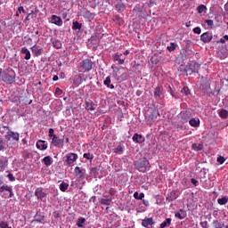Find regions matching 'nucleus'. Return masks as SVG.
Here are the masks:
<instances>
[{
	"label": "nucleus",
	"instance_id": "f257e3e1",
	"mask_svg": "<svg viewBox=\"0 0 228 228\" xmlns=\"http://www.w3.org/2000/svg\"><path fill=\"white\" fill-rule=\"evenodd\" d=\"M134 167L139 172H147L151 168V163L147 158H142L134 161Z\"/></svg>",
	"mask_w": 228,
	"mask_h": 228
},
{
	"label": "nucleus",
	"instance_id": "f03ea898",
	"mask_svg": "<svg viewBox=\"0 0 228 228\" xmlns=\"http://www.w3.org/2000/svg\"><path fill=\"white\" fill-rule=\"evenodd\" d=\"M2 80L9 85H13V83H15V71L12 69H5L4 71Z\"/></svg>",
	"mask_w": 228,
	"mask_h": 228
},
{
	"label": "nucleus",
	"instance_id": "7ed1b4c3",
	"mask_svg": "<svg viewBox=\"0 0 228 228\" xmlns=\"http://www.w3.org/2000/svg\"><path fill=\"white\" fill-rule=\"evenodd\" d=\"M94 65H95V62L92 61V60H83L80 62V72H90L94 69Z\"/></svg>",
	"mask_w": 228,
	"mask_h": 228
},
{
	"label": "nucleus",
	"instance_id": "20e7f679",
	"mask_svg": "<svg viewBox=\"0 0 228 228\" xmlns=\"http://www.w3.org/2000/svg\"><path fill=\"white\" fill-rule=\"evenodd\" d=\"M4 129H7L8 132L5 134L4 138L7 140V142H10L11 140H13L14 142H19V133L13 132L10 130V126H3Z\"/></svg>",
	"mask_w": 228,
	"mask_h": 228
},
{
	"label": "nucleus",
	"instance_id": "39448f33",
	"mask_svg": "<svg viewBox=\"0 0 228 228\" xmlns=\"http://www.w3.org/2000/svg\"><path fill=\"white\" fill-rule=\"evenodd\" d=\"M77 161V153H68L66 155L65 163L67 167H72V165Z\"/></svg>",
	"mask_w": 228,
	"mask_h": 228
},
{
	"label": "nucleus",
	"instance_id": "423d86ee",
	"mask_svg": "<svg viewBox=\"0 0 228 228\" xmlns=\"http://www.w3.org/2000/svg\"><path fill=\"white\" fill-rule=\"evenodd\" d=\"M180 118L182 124H186L187 122H190V118H191V112L190 110L182 111L180 113Z\"/></svg>",
	"mask_w": 228,
	"mask_h": 228
},
{
	"label": "nucleus",
	"instance_id": "0eeeda50",
	"mask_svg": "<svg viewBox=\"0 0 228 228\" xmlns=\"http://www.w3.org/2000/svg\"><path fill=\"white\" fill-rule=\"evenodd\" d=\"M199 69H200V64H199L198 62H194V64H190L185 71L190 72L191 74H193L195 72L199 73Z\"/></svg>",
	"mask_w": 228,
	"mask_h": 228
},
{
	"label": "nucleus",
	"instance_id": "6e6552de",
	"mask_svg": "<svg viewBox=\"0 0 228 228\" xmlns=\"http://www.w3.org/2000/svg\"><path fill=\"white\" fill-rule=\"evenodd\" d=\"M154 219L152 217H146L142 220V225L145 228H152V225L154 224Z\"/></svg>",
	"mask_w": 228,
	"mask_h": 228
},
{
	"label": "nucleus",
	"instance_id": "1a4fd4ad",
	"mask_svg": "<svg viewBox=\"0 0 228 228\" xmlns=\"http://www.w3.org/2000/svg\"><path fill=\"white\" fill-rule=\"evenodd\" d=\"M86 174V170L85 168L79 167H75V177H77V179H83Z\"/></svg>",
	"mask_w": 228,
	"mask_h": 228
},
{
	"label": "nucleus",
	"instance_id": "9d476101",
	"mask_svg": "<svg viewBox=\"0 0 228 228\" xmlns=\"http://www.w3.org/2000/svg\"><path fill=\"white\" fill-rule=\"evenodd\" d=\"M33 222H37L38 224H45V216L42 215V212L37 211L34 216Z\"/></svg>",
	"mask_w": 228,
	"mask_h": 228
},
{
	"label": "nucleus",
	"instance_id": "9b49d317",
	"mask_svg": "<svg viewBox=\"0 0 228 228\" xmlns=\"http://www.w3.org/2000/svg\"><path fill=\"white\" fill-rule=\"evenodd\" d=\"M35 196L39 200H42L44 198L47 197V193L44 192V188L38 187L35 191Z\"/></svg>",
	"mask_w": 228,
	"mask_h": 228
},
{
	"label": "nucleus",
	"instance_id": "f8f14e48",
	"mask_svg": "<svg viewBox=\"0 0 228 228\" xmlns=\"http://www.w3.org/2000/svg\"><path fill=\"white\" fill-rule=\"evenodd\" d=\"M200 40L204 42V44H208V42L213 40V35L209 32H205L200 36Z\"/></svg>",
	"mask_w": 228,
	"mask_h": 228
},
{
	"label": "nucleus",
	"instance_id": "ddd939ff",
	"mask_svg": "<svg viewBox=\"0 0 228 228\" xmlns=\"http://www.w3.org/2000/svg\"><path fill=\"white\" fill-rule=\"evenodd\" d=\"M8 168V159L7 157L0 158V172H4Z\"/></svg>",
	"mask_w": 228,
	"mask_h": 228
},
{
	"label": "nucleus",
	"instance_id": "4468645a",
	"mask_svg": "<svg viewBox=\"0 0 228 228\" xmlns=\"http://www.w3.org/2000/svg\"><path fill=\"white\" fill-rule=\"evenodd\" d=\"M82 15L85 19H87V20H94V19H95V13L91 12L90 11L85 9L82 12Z\"/></svg>",
	"mask_w": 228,
	"mask_h": 228
},
{
	"label": "nucleus",
	"instance_id": "2eb2a0df",
	"mask_svg": "<svg viewBox=\"0 0 228 228\" xmlns=\"http://www.w3.org/2000/svg\"><path fill=\"white\" fill-rule=\"evenodd\" d=\"M111 200H113V198L111 196H103V198L101 199L100 202L102 206H111Z\"/></svg>",
	"mask_w": 228,
	"mask_h": 228
},
{
	"label": "nucleus",
	"instance_id": "dca6fc26",
	"mask_svg": "<svg viewBox=\"0 0 228 228\" xmlns=\"http://www.w3.org/2000/svg\"><path fill=\"white\" fill-rule=\"evenodd\" d=\"M3 191H8L9 194V198L12 199V197H13V189L12 188V186H8V185H2L0 187V193H3Z\"/></svg>",
	"mask_w": 228,
	"mask_h": 228
},
{
	"label": "nucleus",
	"instance_id": "f3484780",
	"mask_svg": "<svg viewBox=\"0 0 228 228\" xmlns=\"http://www.w3.org/2000/svg\"><path fill=\"white\" fill-rule=\"evenodd\" d=\"M32 53L35 54L37 57L42 56L44 53V48H38L37 45L31 47Z\"/></svg>",
	"mask_w": 228,
	"mask_h": 228
},
{
	"label": "nucleus",
	"instance_id": "a211bd4d",
	"mask_svg": "<svg viewBox=\"0 0 228 228\" xmlns=\"http://www.w3.org/2000/svg\"><path fill=\"white\" fill-rule=\"evenodd\" d=\"M161 95H163V86H158L154 89V97L155 99H161Z\"/></svg>",
	"mask_w": 228,
	"mask_h": 228
},
{
	"label": "nucleus",
	"instance_id": "6ab92c4d",
	"mask_svg": "<svg viewBox=\"0 0 228 228\" xmlns=\"http://www.w3.org/2000/svg\"><path fill=\"white\" fill-rule=\"evenodd\" d=\"M177 197V191H172L170 193L167 194L166 200H167V202H174V200H175Z\"/></svg>",
	"mask_w": 228,
	"mask_h": 228
},
{
	"label": "nucleus",
	"instance_id": "aec40b11",
	"mask_svg": "<svg viewBox=\"0 0 228 228\" xmlns=\"http://www.w3.org/2000/svg\"><path fill=\"white\" fill-rule=\"evenodd\" d=\"M51 20L52 24H55V26H61L63 24V20L60 18V16L52 15Z\"/></svg>",
	"mask_w": 228,
	"mask_h": 228
},
{
	"label": "nucleus",
	"instance_id": "412c9836",
	"mask_svg": "<svg viewBox=\"0 0 228 228\" xmlns=\"http://www.w3.org/2000/svg\"><path fill=\"white\" fill-rule=\"evenodd\" d=\"M37 149H39V151H46L47 144L45 143V141L38 140L36 143Z\"/></svg>",
	"mask_w": 228,
	"mask_h": 228
},
{
	"label": "nucleus",
	"instance_id": "4be33fe9",
	"mask_svg": "<svg viewBox=\"0 0 228 228\" xmlns=\"http://www.w3.org/2000/svg\"><path fill=\"white\" fill-rule=\"evenodd\" d=\"M132 140L135 143H143V142H145V138L142 134H134Z\"/></svg>",
	"mask_w": 228,
	"mask_h": 228
},
{
	"label": "nucleus",
	"instance_id": "5701e85b",
	"mask_svg": "<svg viewBox=\"0 0 228 228\" xmlns=\"http://www.w3.org/2000/svg\"><path fill=\"white\" fill-rule=\"evenodd\" d=\"M94 106L95 104L94 102H92V100L86 101V110H87V111H94Z\"/></svg>",
	"mask_w": 228,
	"mask_h": 228
},
{
	"label": "nucleus",
	"instance_id": "b1692460",
	"mask_svg": "<svg viewBox=\"0 0 228 228\" xmlns=\"http://www.w3.org/2000/svg\"><path fill=\"white\" fill-rule=\"evenodd\" d=\"M189 124L191 127H199L200 126V119L199 118H191Z\"/></svg>",
	"mask_w": 228,
	"mask_h": 228
},
{
	"label": "nucleus",
	"instance_id": "393cba45",
	"mask_svg": "<svg viewBox=\"0 0 228 228\" xmlns=\"http://www.w3.org/2000/svg\"><path fill=\"white\" fill-rule=\"evenodd\" d=\"M103 84L107 88H110V90L115 89V86L111 84V77H107L105 80L103 81Z\"/></svg>",
	"mask_w": 228,
	"mask_h": 228
},
{
	"label": "nucleus",
	"instance_id": "a878e982",
	"mask_svg": "<svg viewBox=\"0 0 228 228\" xmlns=\"http://www.w3.org/2000/svg\"><path fill=\"white\" fill-rule=\"evenodd\" d=\"M100 35H101L100 33L93 34L89 39V42L93 43L94 45H97L99 42Z\"/></svg>",
	"mask_w": 228,
	"mask_h": 228
},
{
	"label": "nucleus",
	"instance_id": "bb28decb",
	"mask_svg": "<svg viewBox=\"0 0 228 228\" xmlns=\"http://www.w3.org/2000/svg\"><path fill=\"white\" fill-rule=\"evenodd\" d=\"M20 53L21 54H25V57H24L25 60H31V53L28 51V48L26 47L21 48Z\"/></svg>",
	"mask_w": 228,
	"mask_h": 228
},
{
	"label": "nucleus",
	"instance_id": "cd10ccee",
	"mask_svg": "<svg viewBox=\"0 0 228 228\" xmlns=\"http://www.w3.org/2000/svg\"><path fill=\"white\" fill-rule=\"evenodd\" d=\"M175 218H178L179 220H184L186 218V214L184 213L183 209H180L179 212H176L175 214Z\"/></svg>",
	"mask_w": 228,
	"mask_h": 228
},
{
	"label": "nucleus",
	"instance_id": "c85d7f7f",
	"mask_svg": "<svg viewBox=\"0 0 228 228\" xmlns=\"http://www.w3.org/2000/svg\"><path fill=\"white\" fill-rule=\"evenodd\" d=\"M121 56H122V53H120V54L116 53L115 55H113V61H118V65H124V63H125V60L120 59Z\"/></svg>",
	"mask_w": 228,
	"mask_h": 228
},
{
	"label": "nucleus",
	"instance_id": "c756f323",
	"mask_svg": "<svg viewBox=\"0 0 228 228\" xmlns=\"http://www.w3.org/2000/svg\"><path fill=\"white\" fill-rule=\"evenodd\" d=\"M172 224V218H166L163 223L160 224V228L170 227Z\"/></svg>",
	"mask_w": 228,
	"mask_h": 228
},
{
	"label": "nucleus",
	"instance_id": "7c9ffc66",
	"mask_svg": "<svg viewBox=\"0 0 228 228\" xmlns=\"http://www.w3.org/2000/svg\"><path fill=\"white\" fill-rule=\"evenodd\" d=\"M63 141H61V139H59L57 135H53V137H52V144L54 145V147H58V145H60V143H61Z\"/></svg>",
	"mask_w": 228,
	"mask_h": 228
},
{
	"label": "nucleus",
	"instance_id": "2f4dec72",
	"mask_svg": "<svg viewBox=\"0 0 228 228\" xmlns=\"http://www.w3.org/2000/svg\"><path fill=\"white\" fill-rule=\"evenodd\" d=\"M116 10H118V13H122L126 10V4L124 3L116 4Z\"/></svg>",
	"mask_w": 228,
	"mask_h": 228
},
{
	"label": "nucleus",
	"instance_id": "473e14b6",
	"mask_svg": "<svg viewBox=\"0 0 228 228\" xmlns=\"http://www.w3.org/2000/svg\"><path fill=\"white\" fill-rule=\"evenodd\" d=\"M43 161L45 165V167H51L53 165V158L51 156H46L43 159Z\"/></svg>",
	"mask_w": 228,
	"mask_h": 228
},
{
	"label": "nucleus",
	"instance_id": "72a5a7b5",
	"mask_svg": "<svg viewBox=\"0 0 228 228\" xmlns=\"http://www.w3.org/2000/svg\"><path fill=\"white\" fill-rule=\"evenodd\" d=\"M227 202H228V196H224L223 198H219L217 200V203L220 206H225V204H227Z\"/></svg>",
	"mask_w": 228,
	"mask_h": 228
},
{
	"label": "nucleus",
	"instance_id": "f704fd0d",
	"mask_svg": "<svg viewBox=\"0 0 228 228\" xmlns=\"http://www.w3.org/2000/svg\"><path fill=\"white\" fill-rule=\"evenodd\" d=\"M203 88L205 90H210L211 89V80L209 79H205L203 81V85H202Z\"/></svg>",
	"mask_w": 228,
	"mask_h": 228
},
{
	"label": "nucleus",
	"instance_id": "c9c22d12",
	"mask_svg": "<svg viewBox=\"0 0 228 228\" xmlns=\"http://www.w3.org/2000/svg\"><path fill=\"white\" fill-rule=\"evenodd\" d=\"M127 79H129V75L127 73H122L118 77V81H119V83H122V81H127Z\"/></svg>",
	"mask_w": 228,
	"mask_h": 228
},
{
	"label": "nucleus",
	"instance_id": "e433bc0d",
	"mask_svg": "<svg viewBox=\"0 0 228 228\" xmlns=\"http://www.w3.org/2000/svg\"><path fill=\"white\" fill-rule=\"evenodd\" d=\"M145 197V194L143 192H141L140 194L138 193V191H135L134 193V198L136 200H142L143 198Z\"/></svg>",
	"mask_w": 228,
	"mask_h": 228
},
{
	"label": "nucleus",
	"instance_id": "4c0bfd02",
	"mask_svg": "<svg viewBox=\"0 0 228 228\" xmlns=\"http://www.w3.org/2000/svg\"><path fill=\"white\" fill-rule=\"evenodd\" d=\"M81 28H83V24L77 21H73L72 29L74 31H77V29H81Z\"/></svg>",
	"mask_w": 228,
	"mask_h": 228
},
{
	"label": "nucleus",
	"instance_id": "58836bf2",
	"mask_svg": "<svg viewBox=\"0 0 228 228\" xmlns=\"http://www.w3.org/2000/svg\"><path fill=\"white\" fill-rule=\"evenodd\" d=\"M192 149L194 151H196L197 152H199V151H202V149H204V144H202V143H200V144L193 143L192 144Z\"/></svg>",
	"mask_w": 228,
	"mask_h": 228
},
{
	"label": "nucleus",
	"instance_id": "ea45409f",
	"mask_svg": "<svg viewBox=\"0 0 228 228\" xmlns=\"http://www.w3.org/2000/svg\"><path fill=\"white\" fill-rule=\"evenodd\" d=\"M219 117H221V118H227V117H228V110H224V109H222L219 111Z\"/></svg>",
	"mask_w": 228,
	"mask_h": 228
},
{
	"label": "nucleus",
	"instance_id": "a19ab883",
	"mask_svg": "<svg viewBox=\"0 0 228 228\" xmlns=\"http://www.w3.org/2000/svg\"><path fill=\"white\" fill-rule=\"evenodd\" d=\"M184 58H191L193 56V51L187 49L183 51Z\"/></svg>",
	"mask_w": 228,
	"mask_h": 228
},
{
	"label": "nucleus",
	"instance_id": "79ce46f5",
	"mask_svg": "<svg viewBox=\"0 0 228 228\" xmlns=\"http://www.w3.org/2000/svg\"><path fill=\"white\" fill-rule=\"evenodd\" d=\"M60 190H61V191H65L66 190H69V183L62 182L60 184Z\"/></svg>",
	"mask_w": 228,
	"mask_h": 228
},
{
	"label": "nucleus",
	"instance_id": "37998d69",
	"mask_svg": "<svg viewBox=\"0 0 228 228\" xmlns=\"http://www.w3.org/2000/svg\"><path fill=\"white\" fill-rule=\"evenodd\" d=\"M85 222H86V219H85L84 217L78 218L77 223V227L83 228V224H85Z\"/></svg>",
	"mask_w": 228,
	"mask_h": 228
},
{
	"label": "nucleus",
	"instance_id": "c03bdc74",
	"mask_svg": "<svg viewBox=\"0 0 228 228\" xmlns=\"http://www.w3.org/2000/svg\"><path fill=\"white\" fill-rule=\"evenodd\" d=\"M53 46L55 49H61V42H60V40H55L53 42Z\"/></svg>",
	"mask_w": 228,
	"mask_h": 228
},
{
	"label": "nucleus",
	"instance_id": "a18cd8bd",
	"mask_svg": "<svg viewBox=\"0 0 228 228\" xmlns=\"http://www.w3.org/2000/svg\"><path fill=\"white\" fill-rule=\"evenodd\" d=\"M167 92L170 94V95H172V97H174L175 99H179V95H177V94H175L174 89H172L171 86H169V89L167 90Z\"/></svg>",
	"mask_w": 228,
	"mask_h": 228
},
{
	"label": "nucleus",
	"instance_id": "49530a36",
	"mask_svg": "<svg viewBox=\"0 0 228 228\" xmlns=\"http://www.w3.org/2000/svg\"><path fill=\"white\" fill-rule=\"evenodd\" d=\"M198 10V13H202L203 12H205V10H208V7H206V5L204 4H200V6L197 7Z\"/></svg>",
	"mask_w": 228,
	"mask_h": 228
},
{
	"label": "nucleus",
	"instance_id": "de8ad7c7",
	"mask_svg": "<svg viewBox=\"0 0 228 228\" xmlns=\"http://www.w3.org/2000/svg\"><path fill=\"white\" fill-rule=\"evenodd\" d=\"M177 47V45L175 43H171L169 46H167V50L169 53H172V51H175V48Z\"/></svg>",
	"mask_w": 228,
	"mask_h": 228
},
{
	"label": "nucleus",
	"instance_id": "09e8293b",
	"mask_svg": "<svg viewBox=\"0 0 228 228\" xmlns=\"http://www.w3.org/2000/svg\"><path fill=\"white\" fill-rule=\"evenodd\" d=\"M114 152H115L116 154H122V152H124V148H123L121 145H118V146L115 149Z\"/></svg>",
	"mask_w": 228,
	"mask_h": 228
},
{
	"label": "nucleus",
	"instance_id": "8fccbe9b",
	"mask_svg": "<svg viewBox=\"0 0 228 228\" xmlns=\"http://www.w3.org/2000/svg\"><path fill=\"white\" fill-rule=\"evenodd\" d=\"M26 13V10H24L23 6H20L16 12V17H19L20 13Z\"/></svg>",
	"mask_w": 228,
	"mask_h": 228
},
{
	"label": "nucleus",
	"instance_id": "3c124183",
	"mask_svg": "<svg viewBox=\"0 0 228 228\" xmlns=\"http://www.w3.org/2000/svg\"><path fill=\"white\" fill-rule=\"evenodd\" d=\"M0 228H12V226H9L8 222L2 221L0 222Z\"/></svg>",
	"mask_w": 228,
	"mask_h": 228
},
{
	"label": "nucleus",
	"instance_id": "603ef678",
	"mask_svg": "<svg viewBox=\"0 0 228 228\" xmlns=\"http://www.w3.org/2000/svg\"><path fill=\"white\" fill-rule=\"evenodd\" d=\"M182 94H184L185 95H190V88H188V86H184L182 90H181Z\"/></svg>",
	"mask_w": 228,
	"mask_h": 228
},
{
	"label": "nucleus",
	"instance_id": "864d4df0",
	"mask_svg": "<svg viewBox=\"0 0 228 228\" xmlns=\"http://www.w3.org/2000/svg\"><path fill=\"white\" fill-rule=\"evenodd\" d=\"M217 163H219V165H224V163H225V158H224L223 156H219L217 158Z\"/></svg>",
	"mask_w": 228,
	"mask_h": 228
},
{
	"label": "nucleus",
	"instance_id": "5fc2aeb1",
	"mask_svg": "<svg viewBox=\"0 0 228 228\" xmlns=\"http://www.w3.org/2000/svg\"><path fill=\"white\" fill-rule=\"evenodd\" d=\"M84 158L86 159H90V161H92V159H94V155H92L90 153H84Z\"/></svg>",
	"mask_w": 228,
	"mask_h": 228
},
{
	"label": "nucleus",
	"instance_id": "6e6d98bb",
	"mask_svg": "<svg viewBox=\"0 0 228 228\" xmlns=\"http://www.w3.org/2000/svg\"><path fill=\"white\" fill-rule=\"evenodd\" d=\"M200 226H201L202 228H209V224H208V221H201V222L200 223Z\"/></svg>",
	"mask_w": 228,
	"mask_h": 228
},
{
	"label": "nucleus",
	"instance_id": "4d7b16f0",
	"mask_svg": "<svg viewBox=\"0 0 228 228\" xmlns=\"http://www.w3.org/2000/svg\"><path fill=\"white\" fill-rule=\"evenodd\" d=\"M193 33L196 35H200V33H202V29L200 27H196L193 28Z\"/></svg>",
	"mask_w": 228,
	"mask_h": 228
},
{
	"label": "nucleus",
	"instance_id": "13d9d810",
	"mask_svg": "<svg viewBox=\"0 0 228 228\" xmlns=\"http://www.w3.org/2000/svg\"><path fill=\"white\" fill-rule=\"evenodd\" d=\"M48 133L49 138H53L54 136H56V134H54V129L53 128H50Z\"/></svg>",
	"mask_w": 228,
	"mask_h": 228
},
{
	"label": "nucleus",
	"instance_id": "bf43d9fd",
	"mask_svg": "<svg viewBox=\"0 0 228 228\" xmlns=\"http://www.w3.org/2000/svg\"><path fill=\"white\" fill-rule=\"evenodd\" d=\"M0 151H4V141L0 137Z\"/></svg>",
	"mask_w": 228,
	"mask_h": 228
},
{
	"label": "nucleus",
	"instance_id": "052dcab7",
	"mask_svg": "<svg viewBox=\"0 0 228 228\" xmlns=\"http://www.w3.org/2000/svg\"><path fill=\"white\" fill-rule=\"evenodd\" d=\"M205 24H208V26H210V28H213V26H215L213 20H206Z\"/></svg>",
	"mask_w": 228,
	"mask_h": 228
},
{
	"label": "nucleus",
	"instance_id": "680f3d73",
	"mask_svg": "<svg viewBox=\"0 0 228 228\" xmlns=\"http://www.w3.org/2000/svg\"><path fill=\"white\" fill-rule=\"evenodd\" d=\"M7 177H8L9 181H11V182L15 181V176H13V174H12V173L8 174Z\"/></svg>",
	"mask_w": 228,
	"mask_h": 228
},
{
	"label": "nucleus",
	"instance_id": "e2e57ef3",
	"mask_svg": "<svg viewBox=\"0 0 228 228\" xmlns=\"http://www.w3.org/2000/svg\"><path fill=\"white\" fill-rule=\"evenodd\" d=\"M191 184H193L194 186H199V181H197V179H195V178H191Z\"/></svg>",
	"mask_w": 228,
	"mask_h": 228
},
{
	"label": "nucleus",
	"instance_id": "0e129e2a",
	"mask_svg": "<svg viewBox=\"0 0 228 228\" xmlns=\"http://www.w3.org/2000/svg\"><path fill=\"white\" fill-rule=\"evenodd\" d=\"M113 20H117V22H122V19L118 15H115Z\"/></svg>",
	"mask_w": 228,
	"mask_h": 228
},
{
	"label": "nucleus",
	"instance_id": "69168bd1",
	"mask_svg": "<svg viewBox=\"0 0 228 228\" xmlns=\"http://www.w3.org/2000/svg\"><path fill=\"white\" fill-rule=\"evenodd\" d=\"M55 94L57 95H61V94H63V91L61 89H60L59 87H57L55 90Z\"/></svg>",
	"mask_w": 228,
	"mask_h": 228
},
{
	"label": "nucleus",
	"instance_id": "338daca9",
	"mask_svg": "<svg viewBox=\"0 0 228 228\" xmlns=\"http://www.w3.org/2000/svg\"><path fill=\"white\" fill-rule=\"evenodd\" d=\"M109 193H110V197H113V195H115V189L111 188V189L109 191Z\"/></svg>",
	"mask_w": 228,
	"mask_h": 228
},
{
	"label": "nucleus",
	"instance_id": "774afa93",
	"mask_svg": "<svg viewBox=\"0 0 228 228\" xmlns=\"http://www.w3.org/2000/svg\"><path fill=\"white\" fill-rule=\"evenodd\" d=\"M142 204H144L146 206V208H148V206H150L149 200H142Z\"/></svg>",
	"mask_w": 228,
	"mask_h": 228
}]
</instances>
